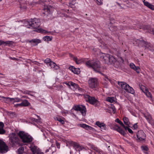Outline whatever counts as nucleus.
<instances>
[{"label":"nucleus","instance_id":"obj_62","mask_svg":"<svg viewBox=\"0 0 154 154\" xmlns=\"http://www.w3.org/2000/svg\"><path fill=\"white\" fill-rule=\"evenodd\" d=\"M116 3L120 7V8L122 9H123V8L121 6L120 4L117 2H116Z\"/></svg>","mask_w":154,"mask_h":154},{"label":"nucleus","instance_id":"obj_59","mask_svg":"<svg viewBox=\"0 0 154 154\" xmlns=\"http://www.w3.org/2000/svg\"><path fill=\"white\" fill-rule=\"evenodd\" d=\"M130 112L132 115L133 116H135L136 114L135 113L134 111H133L130 110Z\"/></svg>","mask_w":154,"mask_h":154},{"label":"nucleus","instance_id":"obj_3","mask_svg":"<svg viewBox=\"0 0 154 154\" xmlns=\"http://www.w3.org/2000/svg\"><path fill=\"white\" fill-rule=\"evenodd\" d=\"M84 97L85 100L95 107H97L100 105L99 101L96 99L95 97H92L87 94H85Z\"/></svg>","mask_w":154,"mask_h":154},{"label":"nucleus","instance_id":"obj_2","mask_svg":"<svg viewBox=\"0 0 154 154\" xmlns=\"http://www.w3.org/2000/svg\"><path fill=\"white\" fill-rule=\"evenodd\" d=\"M17 134L22 142L25 144L31 143L33 140L31 135L24 131H20Z\"/></svg>","mask_w":154,"mask_h":154},{"label":"nucleus","instance_id":"obj_30","mask_svg":"<svg viewBox=\"0 0 154 154\" xmlns=\"http://www.w3.org/2000/svg\"><path fill=\"white\" fill-rule=\"evenodd\" d=\"M37 117L38 119H35V118L32 117L30 118V119L31 121L38 123L40 122V118L38 116H37Z\"/></svg>","mask_w":154,"mask_h":154},{"label":"nucleus","instance_id":"obj_45","mask_svg":"<svg viewBox=\"0 0 154 154\" xmlns=\"http://www.w3.org/2000/svg\"><path fill=\"white\" fill-rule=\"evenodd\" d=\"M24 151V149L23 147H20L18 149V152L19 154H21Z\"/></svg>","mask_w":154,"mask_h":154},{"label":"nucleus","instance_id":"obj_10","mask_svg":"<svg viewBox=\"0 0 154 154\" xmlns=\"http://www.w3.org/2000/svg\"><path fill=\"white\" fill-rule=\"evenodd\" d=\"M9 137L10 142L12 145L18 143L19 139L15 133H12L10 134L9 135Z\"/></svg>","mask_w":154,"mask_h":154},{"label":"nucleus","instance_id":"obj_63","mask_svg":"<svg viewBox=\"0 0 154 154\" xmlns=\"http://www.w3.org/2000/svg\"><path fill=\"white\" fill-rule=\"evenodd\" d=\"M22 98H29L27 96L25 95H24L22 97Z\"/></svg>","mask_w":154,"mask_h":154},{"label":"nucleus","instance_id":"obj_29","mask_svg":"<svg viewBox=\"0 0 154 154\" xmlns=\"http://www.w3.org/2000/svg\"><path fill=\"white\" fill-rule=\"evenodd\" d=\"M123 120L125 125H126L129 126L130 124V122L129 119L128 117L124 116L123 118Z\"/></svg>","mask_w":154,"mask_h":154},{"label":"nucleus","instance_id":"obj_19","mask_svg":"<svg viewBox=\"0 0 154 154\" xmlns=\"http://www.w3.org/2000/svg\"><path fill=\"white\" fill-rule=\"evenodd\" d=\"M69 69L74 74H78L80 72V69L78 68H75L72 66H70L69 68Z\"/></svg>","mask_w":154,"mask_h":154},{"label":"nucleus","instance_id":"obj_44","mask_svg":"<svg viewBox=\"0 0 154 154\" xmlns=\"http://www.w3.org/2000/svg\"><path fill=\"white\" fill-rule=\"evenodd\" d=\"M146 96L152 98V95L151 93L149 92L148 91L146 90V92L145 93Z\"/></svg>","mask_w":154,"mask_h":154},{"label":"nucleus","instance_id":"obj_12","mask_svg":"<svg viewBox=\"0 0 154 154\" xmlns=\"http://www.w3.org/2000/svg\"><path fill=\"white\" fill-rule=\"evenodd\" d=\"M31 150L32 152V154H44V153L42 152L37 146H31L30 147Z\"/></svg>","mask_w":154,"mask_h":154},{"label":"nucleus","instance_id":"obj_26","mask_svg":"<svg viewBox=\"0 0 154 154\" xmlns=\"http://www.w3.org/2000/svg\"><path fill=\"white\" fill-rule=\"evenodd\" d=\"M85 59L84 58H81L80 59H78L77 57L74 58L73 60L75 62L76 64H78L84 61Z\"/></svg>","mask_w":154,"mask_h":154},{"label":"nucleus","instance_id":"obj_42","mask_svg":"<svg viewBox=\"0 0 154 154\" xmlns=\"http://www.w3.org/2000/svg\"><path fill=\"white\" fill-rule=\"evenodd\" d=\"M109 108L112 110V112L114 113L116 112V109L113 105L111 104V105L109 106Z\"/></svg>","mask_w":154,"mask_h":154},{"label":"nucleus","instance_id":"obj_47","mask_svg":"<svg viewBox=\"0 0 154 154\" xmlns=\"http://www.w3.org/2000/svg\"><path fill=\"white\" fill-rule=\"evenodd\" d=\"M143 4L144 5L147 7L148 8L149 7V6H150V5H151V4L149 3L148 2L146 1L145 2L144 1H143Z\"/></svg>","mask_w":154,"mask_h":154},{"label":"nucleus","instance_id":"obj_37","mask_svg":"<svg viewBox=\"0 0 154 154\" xmlns=\"http://www.w3.org/2000/svg\"><path fill=\"white\" fill-rule=\"evenodd\" d=\"M115 122L119 124L123 128L125 127V125H124L122 122L119 120V119L117 118L116 119Z\"/></svg>","mask_w":154,"mask_h":154},{"label":"nucleus","instance_id":"obj_6","mask_svg":"<svg viewBox=\"0 0 154 154\" xmlns=\"http://www.w3.org/2000/svg\"><path fill=\"white\" fill-rule=\"evenodd\" d=\"M27 23L29 26L34 29L38 27L40 25V20L38 18H35L31 19L29 21H27Z\"/></svg>","mask_w":154,"mask_h":154},{"label":"nucleus","instance_id":"obj_41","mask_svg":"<svg viewBox=\"0 0 154 154\" xmlns=\"http://www.w3.org/2000/svg\"><path fill=\"white\" fill-rule=\"evenodd\" d=\"M61 113L63 116H66L67 114H69L68 111V110H65L64 109L61 111Z\"/></svg>","mask_w":154,"mask_h":154},{"label":"nucleus","instance_id":"obj_1","mask_svg":"<svg viewBox=\"0 0 154 154\" xmlns=\"http://www.w3.org/2000/svg\"><path fill=\"white\" fill-rule=\"evenodd\" d=\"M85 64L88 67L92 68L95 71L104 75L102 72L104 71V68L101 66L99 61L94 62L89 60L86 62Z\"/></svg>","mask_w":154,"mask_h":154},{"label":"nucleus","instance_id":"obj_13","mask_svg":"<svg viewBox=\"0 0 154 154\" xmlns=\"http://www.w3.org/2000/svg\"><path fill=\"white\" fill-rule=\"evenodd\" d=\"M143 115L149 124L151 125L153 124L154 125V120L149 112H146L144 113Z\"/></svg>","mask_w":154,"mask_h":154},{"label":"nucleus","instance_id":"obj_56","mask_svg":"<svg viewBox=\"0 0 154 154\" xmlns=\"http://www.w3.org/2000/svg\"><path fill=\"white\" fill-rule=\"evenodd\" d=\"M56 146H57V147L58 149H60V143L57 142H56Z\"/></svg>","mask_w":154,"mask_h":154},{"label":"nucleus","instance_id":"obj_35","mask_svg":"<svg viewBox=\"0 0 154 154\" xmlns=\"http://www.w3.org/2000/svg\"><path fill=\"white\" fill-rule=\"evenodd\" d=\"M142 42L145 45V46L146 48L149 49L150 47V44L149 43H148L144 40H143Z\"/></svg>","mask_w":154,"mask_h":154},{"label":"nucleus","instance_id":"obj_32","mask_svg":"<svg viewBox=\"0 0 154 154\" xmlns=\"http://www.w3.org/2000/svg\"><path fill=\"white\" fill-rule=\"evenodd\" d=\"M109 57V54H104V55H103V59L105 61L107 62L108 61Z\"/></svg>","mask_w":154,"mask_h":154},{"label":"nucleus","instance_id":"obj_14","mask_svg":"<svg viewBox=\"0 0 154 154\" xmlns=\"http://www.w3.org/2000/svg\"><path fill=\"white\" fill-rule=\"evenodd\" d=\"M8 146L5 143L0 140V152L5 153L8 151Z\"/></svg>","mask_w":154,"mask_h":154},{"label":"nucleus","instance_id":"obj_18","mask_svg":"<svg viewBox=\"0 0 154 154\" xmlns=\"http://www.w3.org/2000/svg\"><path fill=\"white\" fill-rule=\"evenodd\" d=\"M130 68L135 71L137 73H140V68L139 66H136L133 63H131L130 64Z\"/></svg>","mask_w":154,"mask_h":154},{"label":"nucleus","instance_id":"obj_39","mask_svg":"<svg viewBox=\"0 0 154 154\" xmlns=\"http://www.w3.org/2000/svg\"><path fill=\"white\" fill-rule=\"evenodd\" d=\"M37 31L39 33H48V32L45 30H44L43 29L40 28L38 29H37Z\"/></svg>","mask_w":154,"mask_h":154},{"label":"nucleus","instance_id":"obj_40","mask_svg":"<svg viewBox=\"0 0 154 154\" xmlns=\"http://www.w3.org/2000/svg\"><path fill=\"white\" fill-rule=\"evenodd\" d=\"M98 5H101L103 4V0H94Z\"/></svg>","mask_w":154,"mask_h":154},{"label":"nucleus","instance_id":"obj_17","mask_svg":"<svg viewBox=\"0 0 154 154\" xmlns=\"http://www.w3.org/2000/svg\"><path fill=\"white\" fill-rule=\"evenodd\" d=\"M13 42L11 41H8L5 42L2 40H0V46L2 45H4L5 46L7 45L10 46L12 45L13 44Z\"/></svg>","mask_w":154,"mask_h":154},{"label":"nucleus","instance_id":"obj_49","mask_svg":"<svg viewBox=\"0 0 154 154\" xmlns=\"http://www.w3.org/2000/svg\"><path fill=\"white\" fill-rule=\"evenodd\" d=\"M5 132V131L3 128H0V134H4Z\"/></svg>","mask_w":154,"mask_h":154},{"label":"nucleus","instance_id":"obj_61","mask_svg":"<svg viewBox=\"0 0 154 154\" xmlns=\"http://www.w3.org/2000/svg\"><path fill=\"white\" fill-rule=\"evenodd\" d=\"M75 85V83L72 82H70V86H72V87H73V86H74V85Z\"/></svg>","mask_w":154,"mask_h":154},{"label":"nucleus","instance_id":"obj_31","mask_svg":"<svg viewBox=\"0 0 154 154\" xmlns=\"http://www.w3.org/2000/svg\"><path fill=\"white\" fill-rule=\"evenodd\" d=\"M108 61L111 63H113L116 61V59L112 55H109Z\"/></svg>","mask_w":154,"mask_h":154},{"label":"nucleus","instance_id":"obj_60","mask_svg":"<svg viewBox=\"0 0 154 154\" xmlns=\"http://www.w3.org/2000/svg\"><path fill=\"white\" fill-rule=\"evenodd\" d=\"M75 89H77L78 88H79V85L75 83V85H74L73 87Z\"/></svg>","mask_w":154,"mask_h":154},{"label":"nucleus","instance_id":"obj_4","mask_svg":"<svg viewBox=\"0 0 154 154\" xmlns=\"http://www.w3.org/2000/svg\"><path fill=\"white\" fill-rule=\"evenodd\" d=\"M118 84L121 86L122 89L125 90L127 92L132 94H134V89L126 82H118Z\"/></svg>","mask_w":154,"mask_h":154},{"label":"nucleus","instance_id":"obj_53","mask_svg":"<svg viewBox=\"0 0 154 154\" xmlns=\"http://www.w3.org/2000/svg\"><path fill=\"white\" fill-rule=\"evenodd\" d=\"M148 8L152 10H154V5H153L152 4H151L150 5V6H149Z\"/></svg>","mask_w":154,"mask_h":154},{"label":"nucleus","instance_id":"obj_34","mask_svg":"<svg viewBox=\"0 0 154 154\" xmlns=\"http://www.w3.org/2000/svg\"><path fill=\"white\" fill-rule=\"evenodd\" d=\"M52 37L49 36H46L43 37V39L44 41L47 42L51 41L52 39Z\"/></svg>","mask_w":154,"mask_h":154},{"label":"nucleus","instance_id":"obj_51","mask_svg":"<svg viewBox=\"0 0 154 154\" xmlns=\"http://www.w3.org/2000/svg\"><path fill=\"white\" fill-rule=\"evenodd\" d=\"M29 60L30 61V62H31V63H33L35 64L38 65V63L36 61H33L30 59H29Z\"/></svg>","mask_w":154,"mask_h":154},{"label":"nucleus","instance_id":"obj_15","mask_svg":"<svg viewBox=\"0 0 154 154\" xmlns=\"http://www.w3.org/2000/svg\"><path fill=\"white\" fill-rule=\"evenodd\" d=\"M88 145L90 146L91 149L94 150L95 151L97 152L98 154H104V152L102 150L98 148L94 145L88 143Z\"/></svg>","mask_w":154,"mask_h":154},{"label":"nucleus","instance_id":"obj_25","mask_svg":"<svg viewBox=\"0 0 154 154\" xmlns=\"http://www.w3.org/2000/svg\"><path fill=\"white\" fill-rule=\"evenodd\" d=\"M28 42L30 43H34L35 45H37L38 43L41 42V41L37 39H33L31 40H28Z\"/></svg>","mask_w":154,"mask_h":154},{"label":"nucleus","instance_id":"obj_27","mask_svg":"<svg viewBox=\"0 0 154 154\" xmlns=\"http://www.w3.org/2000/svg\"><path fill=\"white\" fill-rule=\"evenodd\" d=\"M116 100V98L114 97H108L106 98V100L110 103H112L115 102Z\"/></svg>","mask_w":154,"mask_h":154},{"label":"nucleus","instance_id":"obj_9","mask_svg":"<svg viewBox=\"0 0 154 154\" xmlns=\"http://www.w3.org/2000/svg\"><path fill=\"white\" fill-rule=\"evenodd\" d=\"M73 109L75 111H80L83 116H85L86 112V107L83 105H77L74 106Z\"/></svg>","mask_w":154,"mask_h":154},{"label":"nucleus","instance_id":"obj_54","mask_svg":"<svg viewBox=\"0 0 154 154\" xmlns=\"http://www.w3.org/2000/svg\"><path fill=\"white\" fill-rule=\"evenodd\" d=\"M14 106L15 107H17L19 106L22 107L21 103H18V104H15L14 105Z\"/></svg>","mask_w":154,"mask_h":154},{"label":"nucleus","instance_id":"obj_22","mask_svg":"<svg viewBox=\"0 0 154 154\" xmlns=\"http://www.w3.org/2000/svg\"><path fill=\"white\" fill-rule=\"evenodd\" d=\"M54 118L55 120L58 121L62 124H63L65 123L64 121L62 119H64V118L61 116H57L54 117Z\"/></svg>","mask_w":154,"mask_h":154},{"label":"nucleus","instance_id":"obj_21","mask_svg":"<svg viewBox=\"0 0 154 154\" xmlns=\"http://www.w3.org/2000/svg\"><path fill=\"white\" fill-rule=\"evenodd\" d=\"M50 11L49 7L47 6H45L43 8L42 13L45 15L47 16L50 13Z\"/></svg>","mask_w":154,"mask_h":154},{"label":"nucleus","instance_id":"obj_5","mask_svg":"<svg viewBox=\"0 0 154 154\" xmlns=\"http://www.w3.org/2000/svg\"><path fill=\"white\" fill-rule=\"evenodd\" d=\"M68 143L71 146L73 147L76 151L79 152L84 149L86 150L87 149V147H85L83 146L80 145L78 143L72 141H69Z\"/></svg>","mask_w":154,"mask_h":154},{"label":"nucleus","instance_id":"obj_23","mask_svg":"<svg viewBox=\"0 0 154 154\" xmlns=\"http://www.w3.org/2000/svg\"><path fill=\"white\" fill-rule=\"evenodd\" d=\"M79 126L87 130H92L94 129V128L91 127L85 124H80Z\"/></svg>","mask_w":154,"mask_h":154},{"label":"nucleus","instance_id":"obj_50","mask_svg":"<svg viewBox=\"0 0 154 154\" xmlns=\"http://www.w3.org/2000/svg\"><path fill=\"white\" fill-rule=\"evenodd\" d=\"M125 142L130 145H132L133 144V143L131 141L128 140H125Z\"/></svg>","mask_w":154,"mask_h":154},{"label":"nucleus","instance_id":"obj_7","mask_svg":"<svg viewBox=\"0 0 154 154\" xmlns=\"http://www.w3.org/2000/svg\"><path fill=\"white\" fill-rule=\"evenodd\" d=\"M89 86L91 88H96L99 86V82L97 78H91L88 81Z\"/></svg>","mask_w":154,"mask_h":154},{"label":"nucleus","instance_id":"obj_28","mask_svg":"<svg viewBox=\"0 0 154 154\" xmlns=\"http://www.w3.org/2000/svg\"><path fill=\"white\" fill-rule=\"evenodd\" d=\"M120 29L121 30H125L128 29H135L136 28L134 26L130 27V26H126L125 25H121L120 26Z\"/></svg>","mask_w":154,"mask_h":154},{"label":"nucleus","instance_id":"obj_55","mask_svg":"<svg viewBox=\"0 0 154 154\" xmlns=\"http://www.w3.org/2000/svg\"><path fill=\"white\" fill-rule=\"evenodd\" d=\"M69 55L70 57L72 59V60H73L74 58H76V57H75L74 56V55L71 54H69Z\"/></svg>","mask_w":154,"mask_h":154},{"label":"nucleus","instance_id":"obj_57","mask_svg":"<svg viewBox=\"0 0 154 154\" xmlns=\"http://www.w3.org/2000/svg\"><path fill=\"white\" fill-rule=\"evenodd\" d=\"M60 14H61L60 15V16L61 17H63V16L65 17H67V15L66 14H65V13H60Z\"/></svg>","mask_w":154,"mask_h":154},{"label":"nucleus","instance_id":"obj_64","mask_svg":"<svg viewBox=\"0 0 154 154\" xmlns=\"http://www.w3.org/2000/svg\"><path fill=\"white\" fill-rule=\"evenodd\" d=\"M78 90L79 91H82V89L79 87V88H78Z\"/></svg>","mask_w":154,"mask_h":154},{"label":"nucleus","instance_id":"obj_36","mask_svg":"<svg viewBox=\"0 0 154 154\" xmlns=\"http://www.w3.org/2000/svg\"><path fill=\"white\" fill-rule=\"evenodd\" d=\"M22 93L24 94H27L28 95H29L31 96H32L33 95L30 94V93H31L32 92L31 91L27 90H25L22 91H21Z\"/></svg>","mask_w":154,"mask_h":154},{"label":"nucleus","instance_id":"obj_38","mask_svg":"<svg viewBox=\"0 0 154 154\" xmlns=\"http://www.w3.org/2000/svg\"><path fill=\"white\" fill-rule=\"evenodd\" d=\"M129 126H125L123 128H125L126 131H128V132L130 134H132L133 133V131L128 127Z\"/></svg>","mask_w":154,"mask_h":154},{"label":"nucleus","instance_id":"obj_8","mask_svg":"<svg viewBox=\"0 0 154 154\" xmlns=\"http://www.w3.org/2000/svg\"><path fill=\"white\" fill-rule=\"evenodd\" d=\"M136 136L137 140L138 142H143L146 140V135L143 130L138 131L136 133Z\"/></svg>","mask_w":154,"mask_h":154},{"label":"nucleus","instance_id":"obj_43","mask_svg":"<svg viewBox=\"0 0 154 154\" xmlns=\"http://www.w3.org/2000/svg\"><path fill=\"white\" fill-rule=\"evenodd\" d=\"M9 116L11 118H14L16 116L15 113L13 112H9Z\"/></svg>","mask_w":154,"mask_h":154},{"label":"nucleus","instance_id":"obj_11","mask_svg":"<svg viewBox=\"0 0 154 154\" xmlns=\"http://www.w3.org/2000/svg\"><path fill=\"white\" fill-rule=\"evenodd\" d=\"M45 63H46L51 68L54 69H58L59 67L55 63L51 61L50 59L49 58H46L44 61Z\"/></svg>","mask_w":154,"mask_h":154},{"label":"nucleus","instance_id":"obj_48","mask_svg":"<svg viewBox=\"0 0 154 154\" xmlns=\"http://www.w3.org/2000/svg\"><path fill=\"white\" fill-rule=\"evenodd\" d=\"M137 123L134 124L132 126V128L133 129H136L138 128Z\"/></svg>","mask_w":154,"mask_h":154},{"label":"nucleus","instance_id":"obj_16","mask_svg":"<svg viewBox=\"0 0 154 154\" xmlns=\"http://www.w3.org/2000/svg\"><path fill=\"white\" fill-rule=\"evenodd\" d=\"M0 97L2 98L5 99V100L8 101V100H9L11 102L14 101V102H20L22 101V100L20 99L18 97L15 98H11L9 97H5L3 96H0Z\"/></svg>","mask_w":154,"mask_h":154},{"label":"nucleus","instance_id":"obj_52","mask_svg":"<svg viewBox=\"0 0 154 154\" xmlns=\"http://www.w3.org/2000/svg\"><path fill=\"white\" fill-rule=\"evenodd\" d=\"M4 127V125L3 122H0V128H3Z\"/></svg>","mask_w":154,"mask_h":154},{"label":"nucleus","instance_id":"obj_33","mask_svg":"<svg viewBox=\"0 0 154 154\" xmlns=\"http://www.w3.org/2000/svg\"><path fill=\"white\" fill-rule=\"evenodd\" d=\"M117 131L119 133L123 135L124 136L125 135V133L124 131L120 127H119L117 129Z\"/></svg>","mask_w":154,"mask_h":154},{"label":"nucleus","instance_id":"obj_20","mask_svg":"<svg viewBox=\"0 0 154 154\" xmlns=\"http://www.w3.org/2000/svg\"><path fill=\"white\" fill-rule=\"evenodd\" d=\"M95 125L100 127L101 129L106 130V125L103 123H101L99 121L96 122Z\"/></svg>","mask_w":154,"mask_h":154},{"label":"nucleus","instance_id":"obj_24","mask_svg":"<svg viewBox=\"0 0 154 154\" xmlns=\"http://www.w3.org/2000/svg\"><path fill=\"white\" fill-rule=\"evenodd\" d=\"M21 101L22 102L21 104L22 105V107L29 106H30V103L27 100H22V101Z\"/></svg>","mask_w":154,"mask_h":154},{"label":"nucleus","instance_id":"obj_46","mask_svg":"<svg viewBox=\"0 0 154 154\" xmlns=\"http://www.w3.org/2000/svg\"><path fill=\"white\" fill-rule=\"evenodd\" d=\"M141 148L142 150L147 151L148 149V148L147 146H141Z\"/></svg>","mask_w":154,"mask_h":154},{"label":"nucleus","instance_id":"obj_58","mask_svg":"<svg viewBox=\"0 0 154 154\" xmlns=\"http://www.w3.org/2000/svg\"><path fill=\"white\" fill-rule=\"evenodd\" d=\"M64 84H65L66 85H67L69 88L70 87V82H65Z\"/></svg>","mask_w":154,"mask_h":154}]
</instances>
